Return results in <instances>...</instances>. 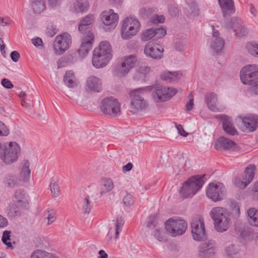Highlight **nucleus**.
I'll return each instance as SVG.
<instances>
[{"label":"nucleus","instance_id":"f3484780","mask_svg":"<svg viewBox=\"0 0 258 258\" xmlns=\"http://www.w3.org/2000/svg\"><path fill=\"white\" fill-rule=\"evenodd\" d=\"M215 244L212 241L201 243L199 247V256L202 258H209L214 255Z\"/></svg>","mask_w":258,"mask_h":258},{"label":"nucleus","instance_id":"7ed1b4c3","mask_svg":"<svg viewBox=\"0 0 258 258\" xmlns=\"http://www.w3.org/2000/svg\"><path fill=\"white\" fill-rule=\"evenodd\" d=\"M149 87L139 88L130 91V103L129 105L130 111L133 114L138 113L146 109L148 104L144 99L143 95L147 92L146 90H150Z\"/></svg>","mask_w":258,"mask_h":258},{"label":"nucleus","instance_id":"1a4fd4ad","mask_svg":"<svg viewBox=\"0 0 258 258\" xmlns=\"http://www.w3.org/2000/svg\"><path fill=\"white\" fill-rule=\"evenodd\" d=\"M140 27V23L137 19L133 17L126 18L123 21L121 29L122 38L130 39L139 31Z\"/></svg>","mask_w":258,"mask_h":258},{"label":"nucleus","instance_id":"5fc2aeb1","mask_svg":"<svg viewBox=\"0 0 258 258\" xmlns=\"http://www.w3.org/2000/svg\"><path fill=\"white\" fill-rule=\"evenodd\" d=\"M10 133L9 129L0 121V137L7 136Z\"/></svg>","mask_w":258,"mask_h":258},{"label":"nucleus","instance_id":"f8f14e48","mask_svg":"<svg viewBox=\"0 0 258 258\" xmlns=\"http://www.w3.org/2000/svg\"><path fill=\"white\" fill-rule=\"evenodd\" d=\"M224 186L222 183H210L207 187L206 194L214 202L222 200L224 196Z\"/></svg>","mask_w":258,"mask_h":258},{"label":"nucleus","instance_id":"a878e982","mask_svg":"<svg viewBox=\"0 0 258 258\" xmlns=\"http://www.w3.org/2000/svg\"><path fill=\"white\" fill-rule=\"evenodd\" d=\"M205 102L212 111L217 112L221 111V110L216 106V102L217 101V95L213 92L207 93L205 96Z\"/></svg>","mask_w":258,"mask_h":258},{"label":"nucleus","instance_id":"39448f33","mask_svg":"<svg viewBox=\"0 0 258 258\" xmlns=\"http://www.w3.org/2000/svg\"><path fill=\"white\" fill-rule=\"evenodd\" d=\"M206 175L192 176L185 181L180 190V195L184 198L192 197L201 189L205 181Z\"/></svg>","mask_w":258,"mask_h":258},{"label":"nucleus","instance_id":"5701e85b","mask_svg":"<svg viewBox=\"0 0 258 258\" xmlns=\"http://www.w3.org/2000/svg\"><path fill=\"white\" fill-rule=\"evenodd\" d=\"M218 2L224 19L235 13V8L233 0H218Z\"/></svg>","mask_w":258,"mask_h":258},{"label":"nucleus","instance_id":"cd10ccee","mask_svg":"<svg viewBox=\"0 0 258 258\" xmlns=\"http://www.w3.org/2000/svg\"><path fill=\"white\" fill-rule=\"evenodd\" d=\"M225 20L224 27L228 29H232L233 32H237L239 28L242 26L243 21L237 17H233L229 21Z\"/></svg>","mask_w":258,"mask_h":258},{"label":"nucleus","instance_id":"dca6fc26","mask_svg":"<svg viewBox=\"0 0 258 258\" xmlns=\"http://www.w3.org/2000/svg\"><path fill=\"white\" fill-rule=\"evenodd\" d=\"M241 124L240 128L245 132H251L254 131L258 126V117L255 115H249L241 117Z\"/></svg>","mask_w":258,"mask_h":258},{"label":"nucleus","instance_id":"6e6552de","mask_svg":"<svg viewBox=\"0 0 258 258\" xmlns=\"http://www.w3.org/2000/svg\"><path fill=\"white\" fill-rule=\"evenodd\" d=\"M20 148L15 142H10L8 146H3L0 150V158L7 164H11L17 160Z\"/></svg>","mask_w":258,"mask_h":258},{"label":"nucleus","instance_id":"0e129e2a","mask_svg":"<svg viewBox=\"0 0 258 258\" xmlns=\"http://www.w3.org/2000/svg\"><path fill=\"white\" fill-rule=\"evenodd\" d=\"M11 20L10 18L7 17L4 18L0 17V25L2 26H6L11 24Z\"/></svg>","mask_w":258,"mask_h":258},{"label":"nucleus","instance_id":"7c9ffc66","mask_svg":"<svg viewBox=\"0 0 258 258\" xmlns=\"http://www.w3.org/2000/svg\"><path fill=\"white\" fill-rule=\"evenodd\" d=\"M30 163L28 160H25L23 165L22 167L20 172V181H28L29 180L31 171L29 169Z\"/></svg>","mask_w":258,"mask_h":258},{"label":"nucleus","instance_id":"ddd939ff","mask_svg":"<svg viewBox=\"0 0 258 258\" xmlns=\"http://www.w3.org/2000/svg\"><path fill=\"white\" fill-rule=\"evenodd\" d=\"M193 238L201 241L206 238V231L203 219L196 218L192 219L190 224Z\"/></svg>","mask_w":258,"mask_h":258},{"label":"nucleus","instance_id":"f704fd0d","mask_svg":"<svg viewBox=\"0 0 258 258\" xmlns=\"http://www.w3.org/2000/svg\"><path fill=\"white\" fill-rule=\"evenodd\" d=\"M80 203L82 206V210L84 214H89L92 208V205L89 196L82 198L80 200Z\"/></svg>","mask_w":258,"mask_h":258},{"label":"nucleus","instance_id":"864d4df0","mask_svg":"<svg viewBox=\"0 0 258 258\" xmlns=\"http://www.w3.org/2000/svg\"><path fill=\"white\" fill-rule=\"evenodd\" d=\"M123 202L125 206L132 205L134 202L133 196L131 194H127L123 199Z\"/></svg>","mask_w":258,"mask_h":258},{"label":"nucleus","instance_id":"0eeeda50","mask_svg":"<svg viewBox=\"0 0 258 258\" xmlns=\"http://www.w3.org/2000/svg\"><path fill=\"white\" fill-rule=\"evenodd\" d=\"M100 110L105 115L115 117L120 114V104L118 100L113 97L104 98L101 102Z\"/></svg>","mask_w":258,"mask_h":258},{"label":"nucleus","instance_id":"72a5a7b5","mask_svg":"<svg viewBox=\"0 0 258 258\" xmlns=\"http://www.w3.org/2000/svg\"><path fill=\"white\" fill-rule=\"evenodd\" d=\"M31 7L35 13L40 14L46 8L45 0H31Z\"/></svg>","mask_w":258,"mask_h":258},{"label":"nucleus","instance_id":"13d9d810","mask_svg":"<svg viewBox=\"0 0 258 258\" xmlns=\"http://www.w3.org/2000/svg\"><path fill=\"white\" fill-rule=\"evenodd\" d=\"M48 213V216L47 219L48 220V225H50L56 219L55 217V213L53 210H48L47 211Z\"/></svg>","mask_w":258,"mask_h":258},{"label":"nucleus","instance_id":"37998d69","mask_svg":"<svg viewBox=\"0 0 258 258\" xmlns=\"http://www.w3.org/2000/svg\"><path fill=\"white\" fill-rule=\"evenodd\" d=\"M155 39H159L166 35V29L165 28L161 27L160 28H154Z\"/></svg>","mask_w":258,"mask_h":258},{"label":"nucleus","instance_id":"4468645a","mask_svg":"<svg viewBox=\"0 0 258 258\" xmlns=\"http://www.w3.org/2000/svg\"><path fill=\"white\" fill-rule=\"evenodd\" d=\"M255 166L253 164L249 165L244 171V175L242 178L237 177L235 179V184L240 188H245L250 183L254 176Z\"/></svg>","mask_w":258,"mask_h":258},{"label":"nucleus","instance_id":"412c9836","mask_svg":"<svg viewBox=\"0 0 258 258\" xmlns=\"http://www.w3.org/2000/svg\"><path fill=\"white\" fill-rule=\"evenodd\" d=\"M213 37L210 43V47L213 51L216 53H220L222 51L225 45L224 40L219 37V32L212 26Z\"/></svg>","mask_w":258,"mask_h":258},{"label":"nucleus","instance_id":"20e7f679","mask_svg":"<svg viewBox=\"0 0 258 258\" xmlns=\"http://www.w3.org/2000/svg\"><path fill=\"white\" fill-rule=\"evenodd\" d=\"M210 215L214 221V227L217 231L223 232L229 228L231 224V219L226 209L215 207L211 211Z\"/></svg>","mask_w":258,"mask_h":258},{"label":"nucleus","instance_id":"de8ad7c7","mask_svg":"<svg viewBox=\"0 0 258 258\" xmlns=\"http://www.w3.org/2000/svg\"><path fill=\"white\" fill-rule=\"evenodd\" d=\"M10 234L11 231L5 230L3 232V235L2 236V241L4 244L7 245L9 247H12V245L11 242L8 241V240H10Z\"/></svg>","mask_w":258,"mask_h":258},{"label":"nucleus","instance_id":"4c0bfd02","mask_svg":"<svg viewBox=\"0 0 258 258\" xmlns=\"http://www.w3.org/2000/svg\"><path fill=\"white\" fill-rule=\"evenodd\" d=\"M157 8L155 7L142 8L139 10V15L142 18L146 19L153 13H157Z\"/></svg>","mask_w":258,"mask_h":258},{"label":"nucleus","instance_id":"c756f323","mask_svg":"<svg viewBox=\"0 0 258 258\" xmlns=\"http://www.w3.org/2000/svg\"><path fill=\"white\" fill-rule=\"evenodd\" d=\"M248 221L253 226L258 227V210L254 208H250L247 212Z\"/></svg>","mask_w":258,"mask_h":258},{"label":"nucleus","instance_id":"69168bd1","mask_svg":"<svg viewBox=\"0 0 258 258\" xmlns=\"http://www.w3.org/2000/svg\"><path fill=\"white\" fill-rule=\"evenodd\" d=\"M176 127L180 135L183 137H186L187 136L188 134L184 130L181 125L176 124Z\"/></svg>","mask_w":258,"mask_h":258},{"label":"nucleus","instance_id":"79ce46f5","mask_svg":"<svg viewBox=\"0 0 258 258\" xmlns=\"http://www.w3.org/2000/svg\"><path fill=\"white\" fill-rule=\"evenodd\" d=\"M147 227L150 229H153L158 227V219L155 215H151L148 217L147 222Z\"/></svg>","mask_w":258,"mask_h":258},{"label":"nucleus","instance_id":"c03bdc74","mask_svg":"<svg viewBox=\"0 0 258 258\" xmlns=\"http://www.w3.org/2000/svg\"><path fill=\"white\" fill-rule=\"evenodd\" d=\"M155 38L154 28H151L147 30L143 33L142 39L143 41H148L149 39Z\"/></svg>","mask_w":258,"mask_h":258},{"label":"nucleus","instance_id":"680f3d73","mask_svg":"<svg viewBox=\"0 0 258 258\" xmlns=\"http://www.w3.org/2000/svg\"><path fill=\"white\" fill-rule=\"evenodd\" d=\"M252 191L253 199L258 201V181L254 183Z\"/></svg>","mask_w":258,"mask_h":258},{"label":"nucleus","instance_id":"6ab92c4d","mask_svg":"<svg viewBox=\"0 0 258 258\" xmlns=\"http://www.w3.org/2000/svg\"><path fill=\"white\" fill-rule=\"evenodd\" d=\"M163 51L164 49L161 46L151 43H147L144 49L146 55L155 59L161 58Z\"/></svg>","mask_w":258,"mask_h":258},{"label":"nucleus","instance_id":"f257e3e1","mask_svg":"<svg viewBox=\"0 0 258 258\" xmlns=\"http://www.w3.org/2000/svg\"><path fill=\"white\" fill-rule=\"evenodd\" d=\"M112 57L111 46L108 41H102L93 52L92 64L96 68L106 66Z\"/></svg>","mask_w":258,"mask_h":258},{"label":"nucleus","instance_id":"603ef678","mask_svg":"<svg viewBox=\"0 0 258 258\" xmlns=\"http://www.w3.org/2000/svg\"><path fill=\"white\" fill-rule=\"evenodd\" d=\"M154 236L159 241H166V238L162 234V231L160 230V228L157 227L155 228V230L154 232Z\"/></svg>","mask_w":258,"mask_h":258},{"label":"nucleus","instance_id":"bb28decb","mask_svg":"<svg viewBox=\"0 0 258 258\" xmlns=\"http://www.w3.org/2000/svg\"><path fill=\"white\" fill-rule=\"evenodd\" d=\"M20 179L17 176L9 174L5 175L3 183L6 188H14L20 184Z\"/></svg>","mask_w":258,"mask_h":258},{"label":"nucleus","instance_id":"e433bc0d","mask_svg":"<svg viewBox=\"0 0 258 258\" xmlns=\"http://www.w3.org/2000/svg\"><path fill=\"white\" fill-rule=\"evenodd\" d=\"M89 6L87 0H76L74 3V9L76 12L86 11Z\"/></svg>","mask_w":258,"mask_h":258},{"label":"nucleus","instance_id":"a211bd4d","mask_svg":"<svg viewBox=\"0 0 258 258\" xmlns=\"http://www.w3.org/2000/svg\"><path fill=\"white\" fill-rule=\"evenodd\" d=\"M101 20L104 25L109 26L108 29L115 28L118 20V15L114 13L113 10L103 12L101 14Z\"/></svg>","mask_w":258,"mask_h":258},{"label":"nucleus","instance_id":"393cba45","mask_svg":"<svg viewBox=\"0 0 258 258\" xmlns=\"http://www.w3.org/2000/svg\"><path fill=\"white\" fill-rule=\"evenodd\" d=\"M235 144L234 142L224 137L219 138L215 143V148L217 150H228L231 149Z\"/></svg>","mask_w":258,"mask_h":258},{"label":"nucleus","instance_id":"2eb2a0df","mask_svg":"<svg viewBox=\"0 0 258 258\" xmlns=\"http://www.w3.org/2000/svg\"><path fill=\"white\" fill-rule=\"evenodd\" d=\"M137 61L135 55H130L124 58L121 65L116 67L114 72L118 76H123L126 75L130 70L134 67Z\"/></svg>","mask_w":258,"mask_h":258},{"label":"nucleus","instance_id":"6e6d98bb","mask_svg":"<svg viewBox=\"0 0 258 258\" xmlns=\"http://www.w3.org/2000/svg\"><path fill=\"white\" fill-rule=\"evenodd\" d=\"M45 251L38 249L33 252L30 258H45Z\"/></svg>","mask_w":258,"mask_h":258},{"label":"nucleus","instance_id":"bf43d9fd","mask_svg":"<svg viewBox=\"0 0 258 258\" xmlns=\"http://www.w3.org/2000/svg\"><path fill=\"white\" fill-rule=\"evenodd\" d=\"M186 46V41L185 40H179L175 42V47L179 51H183Z\"/></svg>","mask_w":258,"mask_h":258},{"label":"nucleus","instance_id":"774afa93","mask_svg":"<svg viewBox=\"0 0 258 258\" xmlns=\"http://www.w3.org/2000/svg\"><path fill=\"white\" fill-rule=\"evenodd\" d=\"M32 43L36 47L42 46L43 42L42 39L39 37H37L31 40Z\"/></svg>","mask_w":258,"mask_h":258},{"label":"nucleus","instance_id":"338daca9","mask_svg":"<svg viewBox=\"0 0 258 258\" xmlns=\"http://www.w3.org/2000/svg\"><path fill=\"white\" fill-rule=\"evenodd\" d=\"M10 55L12 60L15 62L18 61L20 57V54L17 51H12Z\"/></svg>","mask_w":258,"mask_h":258},{"label":"nucleus","instance_id":"b1692460","mask_svg":"<svg viewBox=\"0 0 258 258\" xmlns=\"http://www.w3.org/2000/svg\"><path fill=\"white\" fill-rule=\"evenodd\" d=\"M220 119L222 121L223 130L227 134L231 136L237 134V131L233 126L230 117L222 114L220 116Z\"/></svg>","mask_w":258,"mask_h":258},{"label":"nucleus","instance_id":"49530a36","mask_svg":"<svg viewBox=\"0 0 258 258\" xmlns=\"http://www.w3.org/2000/svg\"><path fill=\"white\" fill-rule=\"evenodd\" d=\"M239 250L238 247L235 244H231L226 248V252L229 256L236 254L238 252Z\"/></svg>","mask_w":258,"mask_h":258},{"label":"nucleus","instance_id":"2f4dec72","mask_svg":"<svg viewBox=\"0 0 258 258\" xmlns=\"http://www.w3.org/2000/svg\"><path fill=\"white\" fill-rule=\"evenodd\" d=\"M24 208L18 206L16 203L14 205H10L6 210V213L9 218H14L21 215V210Z\"/></svg>","mask_w":258,"mask_h":258},{"label":"nucleus","instance_id":"a19ab883","mask_svg":"<svg viewBox=\"0 0 258 258\" xmlns=\"http://www.w3.org/2000/svg\"><path fill=\"white\" fill-rule=\"evenodd\" d=\"M248 52L252 55L258 57V44L254 42H248L245 46Z\"/></svg>","mask_w":258,"mask_h":258},{"label":"nucleus","instance_id":"052dcab7","mask_svg":"<svg viewBox=\"0 0 258 258\" xmlns=\"http://www.w3.org/2000/svg\"><path fill=\"white\" fill-rule=\"evenodd\" d=\"M1 84L4 87L7 89H11L14 87L11 82L9 79L6 78L2 79Z\"/></svg>","mask_w":258,"mask_h":258},{"label":"nucleus","instance_id":"a18cd8bd","mask_svg":"<svg viewBox=\"0 0 258 258\" xmlns=\"http://www.w3.org/2000/svg\"><path fill=\"white\" fill-rule=\"evenodd\" d=\"M78 29L82 34L86 35V36L93 34L91 32L92 27L86 26V24L80 23Z\"/></svg>","mask_w":258,"mask_h":258},{"label":"nucleus","instance_id":"c85d7f7f","mask_svg":"<svg viewBox=\"0 0 258 258\" xmlns=\"http://www.w3.org/2000/svg\"><path fill=\"white\" fill-rule=\"evenodd\" d=\"M15 203L21 208H26L28 202L25 198V194L24 190L21 189L17 190L14 194Z\"/></svg>","mask_w":258,"mask_h":258},{"label":"nucleus","instance_id":"09e8293b","mask_svg":"<svg viewBox=\"0 0 258 258\" xmlns=\"http://www.w3.org/2000/svg\"><path fill=\"white\" fill-rule=\"evenodd\" d=\"M50 187L53 197H58L60 194V191L58 184L56 182L51 183Z\"/></svg>","mask_w":258,"mask_h":258},{"label":"nucleus","instance_id":"4be33fe9","mask_svg":"<svg viewBox=\"0 0 258 258\" xmlns=\"http://www.w3.org/2000/svg\"><path fill=\"white\" fill-rule=\"evenodd\" d=\"M87 90L90 92H100L102 91L101 80L95 76L89 77L86 82Z\"/></svg>","mask_w":258,"mask_h":258},{"label":"nucleus","instance_id":"c9c22d12","mask_svg":"<svg viewBox=\"0 0 258 258\" xmlns=\"http://www.w3.org/2000/svg\"><path fill=\"white\" fill-rule=\"evenodd\" d=\"M63 81L70 88L74 87L76 85L75 77L73 71H69L66 73L63 77Z\"/></svg>","mask_w":258,"mask_h":258},{"label":"nucleus","instance_id":"423d86ee","mask_svg":"<svg viewBox=\"0 0 258 258\" xmlns=\"http://www.w3.org/2000/svg\"><path fill=\"white\" fill-rule=\"evenodd\" d=\"M149 87L151 89L146 90L147 91H152V97L157 102L168 100L177 92V90L175 88L166 87L158 84Z\"/></svg>","mask_w":258,"mask_h":258},{"label":"nucleus","instance_id":"f03ea898","mask_svg":"<svg viewBox=\"0 0 258 258\" xmlns=\"http://www.w3.org/2000/svg\"><path fill=\"white\" fill-rule=\"evenodd\" d=\"M240 79L244 84L251 86L250 92L252 94H258V66L248 64L240 71Z\"/></svg>","mask_w":258,"mask_h":258},{"label":"nucleus","instance_id":"473e14b6","mask_svg":"<svg viewBox=\"0 0 258 258\" xmlns=\"http://www.w3.org/2000/svg\"><path fill=\"white\" fill-rule=\"evenodd\" d=\"M181 76V74L179 72H164L161 75V78L163 80L172 82L175 81L179 76Z\"/></svg>","mask_w":258,"mask_h":258},{"label":"nucleus","instance_id":"9b49d317","mask_svg":"<svg viewBox=\"0 0 258 258\" xmlns=\"http://www.w3.org/2000/svg\"><path fill=\"white\" fill-rule=\"evenodd\" d=\"M71 42V37L68 33L57 36L53 43L55 53L59 55L62 54L69 48Z\"/></svg>","mask_w":258,"mask_h":258},{"label":"nucleus","instance_id":"9d476101","mask_svg":"<svg viewBox=\"0 0 258 258\" xmlns=\"http://www.w3.org/2000/svg\"><path fill=\"white\" fill-rule=\"evenodd\" d=\"M187 224L186 221L178 218L169 219L165 223L166 230L172 236L183 234L186 231Z\"/></svg>","mask_w":258,"mask_h":258},{"label":"nucleus","instance_id":"ea45409f","mask_svg":"<svg viewBox=\"0 0 258 258\" xmlns=\"http://www.w3.org/2000/svg\"><path fill=\"white\" fill-rule=\"evenodd\" d=\"M124 221L121 217H117L116 218L115 227V233L114 238L117 239L118 237L119 233L122 229V227L124 225Z\"/></svg>","mask_w":258,"mask_h":258},{"label":"nucleus","instance_id":"58836bf2","mask_svg":"<svg viewBox=\"0 0 258 258\" xmlns=\"http://www.w3.org/2000/svg\"><path fill=\"white\" fill-rule=\"evenodd\" d=\"M103 187L100 192V194L109 192L113 188V182L112 180L109 178H105L103 180Z\"/></svg>","mask_w":258,"mask_h":258},{"label":"nucleus","instance_id":"aec40b11","mask_svg":"<svg viewBox=\"0 0 258 258\" xmlns=\"http://www.w3.org/2000/svg\"><path fill=\"white\" fill-rule=\"evenodd\" d=\"M94 35L90 34V35L85 36L82 40V43L77 51L79 56L81 57L86 56L92 47L94 42Z\"/></svg>","mask_w":258,"mask_h":258},{"label":"nucleus","instance_id":"e2e57ef3","mask_svg":"<svg viewBox=\"0 0 258 258\" xmlns=\"http://www.w3.org/2000/svg\"><path fill=\"white\" fill-rule=\"evenodd\" d=\"M190 9L191 10V14L194 16L198 15L199 10L197 8L196 3L193 2L191 4Z\"/></svg>","mask_w":258,"mask_h":258},{"label":"nucleus","instance_id":"8fccbe9b","mask_svg":"<svg viewBox=\"0 0 258 258\" xmlns=\"http://www.w3.org/2000/svg\"><path fill=\"white\" fill-rule=\"evenodd\" d=\"M164 21L165 17L163 15H154L151 18V22L154 24L162 23Z\"/></svg>","mask_w":258,"mask_h":258},{"label":"nucleus","instance_id":"3c124183","mask_svg":"<svg viewBox=\"0 0 258 258\" xmlns=\"http://www.w3.org/2000/svg\"><path fill=\"white\" fill-rule=\"evenodd\" d=\"M94 20V16L93 15H89L85 18L81 20L80 23L86 24V26L92 27V24Z\"/></svg>","mask_w":258,"mask_h":258},{"label":"nucleus","instance_id":"4d7b16f0","mask_svg":"<svg viewBox=\"0 0 258 258\" xmlns=\"http://www.w3.org/2000/svg\"><path fill=\"white\" fill-rule=\"evenodd\" d=\"M234 33L237 36L242 37L246 35L248 33V31L247 28L242 24V26H241L239 28V30H238L237 32H235Z\"/></svg>","mask_w":258,"mask_h":258}]
</instances>
